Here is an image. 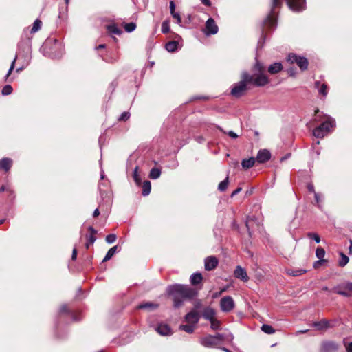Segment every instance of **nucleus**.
Returning a JSON list of instances; mask_svg holds the SVG:
<instances>
[{
    "label": "nucleus",
    "mask_w": 352,
    "mask_h": 352,
    "mask_svg": "<svg viewBox=\"0 0 352 352\" xmlns=\"http://www.w3.org/2000/svg\"><path fill=\"white\" fill-rule=\"evenodd\" d=\"M133 177L137 186L142 185V177L139 173V168L136 166L133 170Z\"/></svg>",
    "instance_id": "7c9ffc66"
},
{
    "label": "nucleus",
    "mask_w": 352,
    "mask_h": 352,
    "mask_svg": "<svg viewBox=\"0 0 352 352\" xmlns=\"http://www.w3.org/2000/svg\"><path fill=\"white\" fill-rule=\"evenodd\" d=\"M201 1L206 6L209 7L211 6V2L210 0H201Z\"/></svg>",
    "instance_id": "69168bd1"
},
{
    "label": "nucleus",
    "mask_w": 352,
    "mask_h": 352,
    "mask_svg": "<svg viewBox=\"0 0 352 352\" xmlns=\"http://www.w3.org/2000/svg\"><path fill=\"white\" fill-rule=\"evenodd\" d=\"M228 135L230 138H233V139H236V138H238V135H237V134H236V133H235L234 131H230L229 132H228Z\"/></svg>",
    "instance_id": "e2e57ef3"
},
{
    "label": "nucleus",
    "mask_w": 352,
    "mask_h": 352,
    "mask_svg": "<svg viewBox=\"0 0 352 352\" xmlns=\"http://www.w3.org/2000/svg\"><path fill=\"white\" fill-rule=\"evenodd\" d=\"M179 43L177 41H168L166 45V50L169 52H175L178 50Z\"/></svg>",
    "instance_id": "393cba45"
},
{
    "label": "nucleus",
    "mask_w": 352,
    "mask_h": 352,
    "mask_svg": "<svg viewBox=\"0 0 352 352\" xmlns=\"http://www.w3.org/2000/svg\"><path fill=\"white\" fill-rule=\"evenodd\" d=\"M229 177L227 176L224 180L221 182L218 186V190L221 192L225 191L228 186Z\"/></svg>",
    "instance_id": "c9c22d12"
},
{
    "label": "nucleus",
    "mask_w": 352,
    "mask_h": 352,
    "mask_svg": "<svg viewBox=\"0 0 352 352\" xmlns=\"http://www.w3.org/2000/svg\"><path fill=\"white\" fill-rule=\"evenodd\" d=\"M12 90L13 89L11 85H6L3 87L1 90V94L3 96H8L12 92Z\"/></svg>",
    "instance_id": "c03bdc74"
},
{
    "label": "nucleus",
    "mask_w": 352,
    "mask_h": 352,
    "mask_svg": "<svg viewBox=\"0 0 352 352\" xmlns=\"http://www.w3.org/2000/svg\"><path fill=\"white\" fill-rule=\"evenodd\" d=\"M235 306L233 298L230 296L223 297L220 300L221 309L223 312H230Z\"/></svg>",
    "instance_id": "1a4fd4ad"
},
{
    "label": "nucleus",
    "mask_w": 352,
    "mask_h": 352,
    "mask_svg": "<svg viewBox=\"0 0 352 352\" xmlns=\"http://www.w3.org/2000/svg\"><path fill=\"white\" fill-rule=\"evenodd\" d=\"M88 230L90 232L89 234H93L94 236H95L98 232L92 226H89L88 228Z\"/></svg>",
    "instance_id": "0e129e2a"
},
{
    "label": "nucleus",
    "mask_w": 352,
    "mask_h": 352,
    "mask_svg": "<svg viewBox=\"0 0 352 352\" xmlns=\"http://www.w3.org/2000/svg\"><path fill=\"white\" fill-rule=\"evenodd\" d=\"M287 60L291 64L296 63L302 71L306 70L308 67L309 62L307 58L294 53L289 54L287 56Z\"/></svg>",
    "instance_id": "423d86ee"
},
{
    "label": "nucleus",
    "mask_w": 352,
    "mask_h": 352,
    "mask_svg": "<svg viewBox=\"0 0 352 352\" xmlns=\"http://www.w3.org/2000/svg\"><path fill=\"white\" fill-rule=\"evenodd\" d=\"M312 325L318 330L327 329L331 327L329 320L326 319H322L320 321L314 322Z\"/></svg>",
    "instance_id": "6ab92c4d"
},
{
    "label": "nucleus",
    "mask_w": 352,
    "mask_h": 352,
    "mask_svg": "<svg viewBox=\"0 0 352 352\" xmlns=\"http://www.w3.org/2000/svg\"><path fill=\"white\" fill-rule=\"evenodd\" d=\"M335 293L344 297L352 296V282H343L333 288Z\"/></svg>",
    "instance_id": "0eeeda50"
},
{
    "label": "nucleus",
    "mask_w": 352,
    "mask_h": 352,
    "mask_svg": "<svg viewBox=\"0 0 352 352\" xmlns=\"http://www.w3.org/2000/svg\"><path fill=\"white\" fill-rule=\"evenodd\" d=\"M210 327L213 330H218L220 329L221 327V322L219 320H217L216 318H214L213 320H210Z\"/></svg>",
    "instance_id": "79ce46f5"
},
{
    "label": "nucleus",
    "mask_w": 352,
    "mask_h": 352,
    "mask_svg": "<svg viewBox=\"0 0 352 352\" xmlns=\"http://www.w3.org/2000/svg\"><path fill=\"white\" fill-rule=\"evenodd\" d=\"M130 116L131 115L129 112L124 111L120 116V117L118 118V120L125 122L129 119Z\"/></svg>",
    "instance_id": "09e8293b"
},
{
    "label": "nucleus",
    "mask_w": 352,
    "mask_h": 352,
    "mask_svg": "<svg viewBox=\"0 0 352 352\" xmlns=\"http://www.w3.org/2000/svg\"><path fill=\"white\" fill-rule=\"evenodd\" d=\"M167 293L173 298L174 307L178 308L181 307L184 300L195 297L197 291L189 285L175 284L168 286Z\"/></svg>",
    "instance_id": "7ed1b4c3"
},
{
    "label": "nucleus",
    "mask_w": 352,
    "mask_h": 352,
    "mask_svg": "<svg viewBox=\"0 0 352 352\" xmlns=\"http://www.w3.org/2000/svg\"><path fill=\"white\" fill-rule=\"evenodd\" d=\"M155 331L161 336H170L172 334V330L167 324H159L155 327Z\"/></svg>",
    "instance_id": "f3484780"
},
{
    "label": "nucleus",
    "mask_w": 352,
    "mask_h": 352,
    "mask_svg": "<svg viewBox=\"0 0 352 352\" xmlns=\"http://www.w3.org/2000/svg\"><path fill=\"white\" fill-rule=\"evenodd\" d=\"M179 329L180 330H183L188 333H192L195 331V326L194 324H181L179 327Z\"/></svg>",
    "instance_id": "72a5a7b5"
},
{
    "label": "nucleus",
    "mask_w": 352,
    "mask_h": 352,
    "mask_svg": "<svg viewBox=\"0 0 352 352\" xmlns=\"http://www.w3.org/2000/svg\"><path fill=\"white\" fill-rule=\"evenodd\" d=\"M271 157L270 152L267 149L260 150L256 157V161L258 163L263 164L267 162Z\"/></svg>",
    "instance_id": "4468645a"
},
{
    "label": "nucleus",
    "mask_w": 352,
    "mask_h": 352,
    "mask_svg": "<svg viewBox=\"0 0 352 352\" xmlns=\"http://www.w3.org/2000/svg\"><path fill=\"white\" fill-rule=\"evenodd\" d=\"M99 214H100L99 210L98 208L95 209V210L94 211V213H93V217H97Z\"/></svg>",
    "instance_id": "774afa93"
},
{
    "label": "nucleus",
    "mask_w": 352,
    "mask_h": 352,
    "mask_svg": "<svg viewBox=\"0 0 352 352\" xmlns=\"http://www.w3.org/2000/svg\"><path fill=\"white\" fill-rule=\"evenodd\" d=\"M316 255L320 259V261H316V263H319L320 261H325L322 259L325 255V251L322 248H318L316 249Z\"/></svg>",
    "instance_id": "58836bf2"
},
{
    "label": "nucleus",
    "mask_w": 352,
    "mask_h": 352,
    "mask_svg": "<svg viewBox=\"0 0 352 352\" xmlns=\"http://www.w3.org/2000/svg\"><path fill=\"white\" fill-rule=\"evenodd\" d=\"M216 312L214 309L210 307L204 308L202 312V317L207 320H212L215 318Z\"/></svg>",
    "instance_id": "a211bd4d"
},
{
    "label": "nucleus",
    "mask_w": 352,
    "mask_h": 352,
    "mask_svg": "<svg viewBox=\"0 0 352 352\" xmlns=\"http://www.w3.org/2000/svg\"><path fill=\"white\" fill-rule=\"evenodd\" d=\"M12 165V160L10 158H3L0 160V168L5 171H8Z\"/></svg>",
    "instance_id": "4be33fe9"
},
{
    "label": "nucleus",
    "mask_w": 352,
    "mask_h": 352,
    "mask_svg": "<svg viewBox=\"0 0 352 352\" xmlns=\"http://www.w3.org/2000/svg\"><path fill=\"white\" fill-rule=\"evenodd\" d=\"M289 8L294 12H302L307 8L306 0H285ZM283 0H272L270 13L266 16L263 21L262 34L260 40L258 41V47H263L265 35V31L275 29L277 25L276 9L281 7Z\"/></svg>",
    "instance_id": "f03ea898"
},
{
    "label": "nucleus",
    "mask_w": 352,
    "mask_h": 352,
    "mask_svg": "<svg viewBox=\"0 0 352 352\" xmlns=\"http://www.w3.org/2000/svg\"><path fill=\"white\" fill-rule=\"evenodd\" d=\"M107 30L110 34L120 35L122 30L120 29L116 23H111L107 25Z\"/></svg>",
    "instance_id": "b1692460"
},
{
    "label": "nucleus",
    "mask_w": 352,
    "mask_h": 352,
    "mask_svg": "<svg viewBox=\"0 0 352 352\" xmlns=\"http://www.w3.org/2000/svg\"><path fill=\"white\" fill-rule=\"evenodd\" d=\"M315 201L318 204V208H320V202L321 201L320 195L318 192L314 193Z\"/></svg>",
    "instance_id": "603ef678"
},
{
    "label": "nucleus",
    "mask_w": 352,
    "mask_h": 352,
    "mask_svg": "<svg viewBox=\"0 0 352 352\" xmlns=\"http://www.w3.org/2000/svg\"><path fill=\"white\" fill-rule=\"evenodd\" d=\"M199 343L206 348H214L219 346L217 338L214 336L207 335L199 339Z\"/></svg>",
    "instance_id": "6e6552de"
},
{
    "label": "nucleus",
    "mask_w": 352,
    "mask_h": 352,
    "mask_svg": "<svg viewBox=\"0 0 352 352\" xmlns=\"http://www.w3.org/2000/svg\"><path fill=\"white\" fill-rule=\"evenodd\" d=\"M261 330L267 334H272L275 332L274 328L271 325L267 324H263L262 325Z\"/></svg>",
    "instance_id": "ea45409f"
},
{
    "label": "nucleus",
    "mask_w": 352,
    "mask_h": 352,
    "mask_svg": "<svg viewBox=\"0 0 352 352\" xmlns=\"http://www.w3.org/2000/svg\"><path fill=\"white\" fill-rule=\"evenodd\" d=\"M340 259L339 261V265L340 267H344L349 262V257L344 254L343 252H340Z\"/></svg>",
    "instance_id": "e433bc0d"
},
{
    "label": "nucleus",
    "mask_w": 352,
    "mask_h": 352,
    "mask_svg": "<svg viewBox=\"0 0 352 352\" xmlns=\"http://www.w3.org/2000/svg\"><path fill=\"white\" fill-rule=\"evenodd\" d=\"M119 250H118V245H115L112 248H111L108 252H107L104 258H103L102 260V262H106L109 260H110L113 256V255L117 252H118Z\"/></svg>",
    "instance_id": "cd10ccee"
},
{
    "label": "nucleus",
    "mask_w": 352,
    "mask_h": 352,
    "mask_svg": "<svg viewBox=\"0 0 352 352\" xmlns=\"http://www.w3.org/2000/svg\"><path fill=\"white\" fill-rule=\"evenodd\" d=\"M172 16L176 19L177 23L179 24L182 22V19L180 16V14L178 12H174L173 14H171Z\"/></svg>",
    "instance_id": "3c124183"
},
{
    "label": "nucleus",
    "mask_w": 352,
    "mask_h": 352,
    "mask_svg": "<svg viewBox=\"0 0 352 352\" xmlns=\"http://www.w3.org/2000/svg\"><path fill=\"white\" fill-rule=\"evenodd\" d=\"M219 345L222 344L223 342H231L234 339L232 333L228 331L221 333H217L215 335Z\"/></svg>",
    "instance_id": "2eb2a0df"
},
{
    "label": "nucleus",
    "mask_w": 352,
    "mask_h": 352,
    "mask_svg": "<svg viewBox=\"0 0 352 352\" xmlns=\"http://www.w3.org/2000/svg\"><path fill=\"white\" fill-rule=\"evenodd\" d=\"M256 222V225L258 226L257 219L254 216L248 217L245 221V226L248 229L250 236H251V229L253 228V223Z\"/></svg>",
    "instance_id": "5701e85b"
},
{
    "label": "nucleus",
    "mask_w": 352,
    "mask_h": 352,
    "mask_svg": "<svg viewBox=\"0 0 352 352\" xmlns=\"http://www.w3.org/2000/svg\"><path fill=\"white\" fill-rule=\"evenodd\" d=\"M31 53V47L28 43L20 44L19 45V50L15 55L14 60L11 63L7 74L5 76L6 81L10 82L12 80V78L9 79V76L14 69L16 60H19V63H23V65H28L30 64L32 59Z\"/></svg>",
    "instance_id": "20e7f679"
},
{
    "label": "nucleus",
    "mask_w": 352,
    "mask_h": 352,
    "mask_svg": "<svg viewBox=\"0 0 352 352\" xmlns=\"http://www.w3.org/2000/svg\"><path fill=\"white\" fill-rule=\"evenodd\" d=\"M161 175V170L158 168H153L149 173V177L152 179H157Z\"/></svg>",
    "instance_id": "473e14b6"
},
{
    "label": "nucleus",
    "mask_w": 352,
    "mask_h": 352,
    "mask_svg": "<svg viewBox=\"0 0 352 352\" xmlns=\"http://www.w3.org/2000/svg\"><path fill=\"white\" fill-rule=\"evenodd\" d=\"M101 186H102V184H101V183H100V184H99V190H100V196H101V197H102V199H105V198L107 197V193L104 190H103L102 189Z\"/></svg>",
    "instance_id": "864d4df0"
},
{
    "label": "nucleus",
    "mask_w": 352,
    "mask_h": 352,
    "mask_svg": "<svg viewBox=\"0 0 352 352\" xmlns=\"http://www.w3.org/2000/svg\"><path fill=\"white\" fill-rule=\"evenodd\" d=\"M158 307V305L157 304H155V303H153V302H144V303H141L138 306V308L140 309H155Z\"/></svg>",
    "instance_id": "2f4dec72"
},
{
    "label": "nucleus",
    "mask_w": 352,
    "mask_h": 352,
    "mask_svg": "<svg viewBox=\"0 0 352 352\" xmlns=\"http://www.w3.org/2000/svg\"><path fill=\"white\" fill-rule=\"evenodd\" d=\"M219 31V28L214 20L210 17L206 23V29L204 33L206 36L216 34Z\"/></svg>",
    "instance_id": "9d476101"
},
{
    "label": "nucleus",
    "mask_w": 352,
    "mask_h": 352,
    "mask_svg": "<svg viewBox=\"0 0 352 352\" xmlns=\"http://www.w3.org/2000/svg\"><path fill=\"white\" fill-rule=\"evenodd\" d=\"M307 237L310 239H313L316 241V243H319L320 242V236L314 232H308Z\"/></svg>",
    "instance_id": "a18cd8bd"
},
{
    "label": "nucleus",
    "mask_w": 352,
    "mask_h": 352,
    "mask_svg": "<svg viewBox=\"0 0 352 352\" xmlns=\"http://www.w3.org/2000/svg\"><path fill=\"white\" fill-rule=\"evenodd\" d=\"M346 349L347 352H352V342L346 346Z\"/></svg>",
    "instance_id": "338daca9"
},
{
    "label": "nucleus",
    "mask_w": 352,
    "mask_h": 352,
    "mask_svg": "<svg viewBox=\"0 0 352 352\" xmlns=\"http://www.w3.org/2000/svg\"><path fill=\"white\" fill-rule=\"evenodd\" d=\"M307 189L310 192H314L315 193V189H314V186L312 184L309 183L307 184Z\"/></svg>",
    "instance_id": "680f3d73"
},
{
    "label": "nucleus",
    "mask_w": 352,
    "mask_h": 352,
    "mask_svg": "<svg viewBox=\"0 0 352 352\" xmlns=\"http://www.w3.org/2000/svg\"><path fill=\"white\" fill-rule=\"evenodd\" d=\"M87 242L85 243V248L87 250H88L91 245L94 243V242L96 240V236H94L93 234H87L86 235Z\"/></svg>",
    "instance_id": "f704fd0d"
},
{
    "label": "nucleus",
    "mask_w": 352,
    "mask_h": 352,
    "mask_svg": "<svg viewBox=\"0 0 352 352\" xmlns=\"http://www.w3.org/2000/svg\"><path fill=\"white\" fill-rule=\"evenodd\" d=\"M3 191H8L10 192V195H12L14 193V192L11 189L7 188L6 186H2L0 188V192H3Z\"/></svg>",
    "instance_id": "4d7b16f0"
},
{
    "label": "nucleus",
    "mask_w": 352,
    "mask_h": 352,
    "mask_svg": "<svg viewBox=\"0 0 352 352\" xmlns=\"http://www.w3.org/2000/svg\"><path fill=\"white\" fill-rule=\"evenodd\" d=\"M124 30L127 32H132L136 28V24L133 22L128 23L124 24Z\"/></svg>",
    "instance_id": "37998d69"
},
{
    "label": "nucleus",
    "mask_w": 352,
    "mask_h": 352,
    "mask_svg": "<svg viewBox=\"0 0 352 352\" xmlns=\"http://www.w3.org/2000/svg\"><path fill=\"white\" fill-rule=\"evenodd\" d=\"M335 125V120L331 118H329L327 120L322 122L313 131V135L317 138H322Z\"/></svg>",
    "instance_id": "39448f33"
},
{
    "label": "nucleus",
    "mask_w": 352,
    "mask_h": 352,
    "mask_svg": "<svg viewBox=\"0 0 352 352\" xmlns=\"http://www.w3.org/2000/svg\"><path fill=\"white\" fill-rule=\"evenodd\" d=\"M67 314L69 316H70L72 318L73 321H77L79 320L76 317V316L74 315V314L72 311L69 310L67 305H63L60 307L59 314Z\"/></svg>",
    "instance_id": "bb28decb"
},
{
    "label": "nucleus",
    "mask_w": 352,
    "mask_h": 352,
    "mask_svg": "<svg viewBox=\"0 0 352 352\" xmlns=\"http://www.w3.org/2000/svg\"><path fill=\"white\" fill-rule=\"evenodd\" d=\"M41 23H41V21L39 19L35 20V21L34 22L33 25L32 27V29L30 30V32L31 33H35L38 30H40V28L41 27Z\"/></svg>",
    "instance_id": "a19ab883"
},
{
    "label": "nucleus",
    "mask_w": 352,
    "mask_h": 352,
    "mask_svg": "<svg viewBox=\"0 0 352 352\" xmlns=\"http://www.w3.org/2000/svg\"><path fill=\"white\" fill-rule=\"evenodd\" d=\"M283 69V65L280 63L276 62L270 65L268 67V72L271 74H275L278 73Z\"/></svg>",
    "instance_id": "412c9836"
},
{
    "label": "nucleus",
    "mask_w": 352,
    "mask_h": 352,
    "mask_svg": "<svg viewBox=\"0 0 352 352\" xmlns=\"http://www.w3.org/2000/svg\"><path fill=\"white\" fill-rule=\"evenodd\" d=\"M142 195L144 197L150 194L151 190V184L150 181H148V180L144 181L142 185Z\"/></svg>",
    "instance_id": "c756f323"
},
{
    "label": "nucleus",
    "mask_w": 352,
    "mask_h": 352,
    "mask_svg": "<svg viewBox=\"0 0 352 352\" xmlns=\"http://www.w3.org/2000/svg\"><path fill=\"white\" fill-rule=\"evenodd\" d=\"M202 306V302H201V300H199V299H197L195 301V303H194V309L193 310H198L199 309H201Z\"/></svg>",
    "instance_id": "8fccbe9b"
},
{
    "label": "nucleus",
    "mask_w": 352,
    "mask_h": 352,
    "mask_svg": "<svg viewBox=\"0 0 352 352\" xmlns=\"http://www.w3.org/2000/svg\"><path fill=\"white\" fill-rule=\"evenodd\" d=\"M314 87L322 96L325 97L327 95L328 87L325 83H320V81L317 80L314 83Z\"/></svg>",
    "instance_id": "aec40b11"
},
{
    "label": "nucleus",
    "mask_w": 352,
    "mask_h": 352,
    "mask_svg": "<svg viewBox=\"0 0 352 352\" xmlns=\"http://www.w3.org/2000/svg\"><path fill=\"white\" fill-rule=\"evenodd\" d=\"M19 64H20V67L16 69V73H20L28 66V65H23V63H19Z\"/></svg>",
    "instance_id": "052dcab7"
},
{
    "label": "nucleus",
    "mask_w": 352,
    "mask_h": 352,
    "mask_svg": "<svg viewBox=\"0 0 352 352\" xmlns=\"http://www.w3.org/2000/svg\"><path fill=\"white\" fill-rule=\"evenodd\" d=\"M255 69L259 72L258 74H250L246 71L242 72L241 80L232 86L230 94L233 97L239 98L245 96L251 86L263 87L268 84V77L262 73L263 66L259 63H256Z\"/></svg>",
    "instance_id": "f257e3e1"
},
{
    "label": "nucleus",
    "mask_w": 352,
    "mask_h": 352,
    "mask_svg": "<svg viewBox=\"0 0 352 352\" xmlns=\"http://www.w3.org/2000/svg\"><path fill=\"white\" fill-rule=\"evenodd\" d=\"M338 344L332 341H325L322 343L321 352H336Z\"/></svg>",
    "instance_id": "dca6fc26"
},
{
    "label": "nucleus",
    "mask_w": 352,
    "mask_h": 352,
    "mask_svg": "<svg viewBox=\"0 0 352 352\" xmlns=\"http://www.w3.org/2000/svg\"><path fill=\"white\" fill-rule=\"evenodd\" d=\"M218 259L213 256H208L204 261V267L207 271H211L215 269L218 265Z\"/></svg>",
    "instance_id": "f8f14e48"
},
{
    "label": "nucleus",
    "mask_w": 352,
    "mask_h": 352,
    "mask_svg": "<svg viewBox=\"0 0 352 352\" xmlns=\"http://www.w3.org/2000/svg\"><path fill=\"white\" fill-rule=\"evenodd\" d=\"M242 190L241 187H238L236 190H234L232 194L231 197H233L234 196L236 195L238 193H239Z\"/></svg>",
    "instance_id": "bf43d9fd"
},
{
    "label": "nucleus",
    "mask_w": 352,
    "mask_h": 352,
    "mask_svg": "<svg viewBox=\"0 0 352 352\" xmlns=\"http://www.w3.org/2000/svg\"><path fill=\"white\" fill-rule=\"evenodd\" d=\"M203 279V276L201 273L196 272L190 276V283L193 285L199 284Z\"/></svg>",
    "instance_id": "c85d7f7f"
},
{
    "label": "nucleus",
    "mask_w": 352,
    "mask_h": 352,
    "mask_svg": "<svg viewBox=\"0 0 352 352\" xmlns=\"http://www.w3.org/2000/svg\"><path fill=\"white\" fill-rule=\"evenodd\" d=\"M234 276L243 282H248L249 280L246 270L240 265L236 267L234 271Z\"/></svg>",
    "instance_id": "ddd939ff"
},
{
    "label": "nucleus",
    "mask_w": 352,
    "mask_h": 352,
    "mask_svg": "<svg viewBox=\"0 0 352 352\" xmlns=\"http://www.w3.org/2000/svg\"><path fill=\"white\" fill-rule=\"evenodd\" d=\"M116 239H117V236L116 234H108L107 236H106V242L107 243H114L116 241Z\"/></svg>",
    "instance_id": "de8ad7c7"
},
{
    "label": "nucleus",
    "mask_w": 352,
    "mask_h": 352,
    "mask_svg": "<svg viewBox=\"0 0 352 352\" xmlns=\"http://www.w3.org/2000/svg\"><path fill=\"white\" fill-rule=\"evenodd\" d=\"M307 271L305 270L302 269H298V270H288L287 274L289 275H292L293 276H298L303 274H305Z\"/></svg>",
    "instance_id": "4c0bfd02"
},
{
    "label": "nucleus",
    "mask_w": 352,
    "mask_h": 352,
    "mask_svg": "<svg viewBox=\"0 0 352 352\" xmlns=\"http://www.w3.org/2000/svg\"><path fill=\"white\" fill-rule=\"evenodd\" d=\"M162 32L164 34H167L170 31V26L169 23L167 21H164L162 22V28H161Z\"/></svg>",
    "instance_id": "49530a36"
},
{
    "label": "nucleus",
    "mask_w": 352,
    "mask_h": 352,
    "mask_svg": "<svg viewBox=\"0 0 352 352\" xmlns=\"http://www.w3.org/2000/svg\"><path fill=\"white\" fill-rule=\"evenodd\" d=\"M185 320L188 323L196 324L199 322L200 319V315L196 310H192L186 314Z\"/></svg>",
    "instance_id": "9b49d317"
},
{
    "label": "nucleus",
    "mask_w": 352,
    "mask_h": 352,
    "mask_svg": "<svg viewBox=\"0 0 352 352\" xmlns=\"http://www.w3.org/2000/svg\"><path fill=\"white\" fill-rule=\"evenodd\" d=\"M256 162V159L253 157L248 159H244L241 162V166L244 169H248L254 166Z\"/></svg>",
    "instance_id": "a878e982"
},
{
    "label": "nucleus",
    "mask_w": 352,
    "mask_h": 352,
    "mask_svg": "<svg viewBox=\"0 0 352 352\" xmlns=\"http://www.w3.org/2000/svg\"><path fill=\"white\" fill-rule=\"evenodd\" d=\"M63 52L60 50L58 54H51L49 55V56L52 58H59L62 56Z\"/></svg>",
    "instance_id": "5fc2aeb1"
},
{
    "label": "nucleus",
    "mask_w": 352,
    "mask_h": 352,
    "mask_svg": "<svg viewBox=\"0 0 352 352\" xmlns=\"http://www.w3.org/2000/svg\"><path fill=\"white\" fill-rule=\"evenodd\" d=\"M175 10V3L173 1H170V14H173L174 12H176Z\"/></svg>",
    "instance_id": "6e6d98bb"
},
{
    "label": "nucleus",
    "mask_w": 352,
    "mask_h": 352,
    "mask_svg": "<svg viewBox=\"0 0 352 352\" xmlns=\"http://www.w3.org/2000/svg\"><path fill=\"white\" fill-rule=\"evenodd\" d=\"M76 256H77V248L76 246H74L73 251H72V259L73 261L76 260Z\"/></svg>",
    "instance_id": "13d9d810"
}]
</instances>
